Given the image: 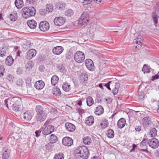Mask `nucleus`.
I'll return each mask as SVG.
<instances>
[{
	"label": "nucleus",
	"instance_id": "nucleus-23",
	"mask_svg": "<svg viewBox=\"0 0 159 159\" xmlns=\"http://www.w3.org/2000/svg\"><path fill=\"white\" fill-rule=\"evenodd\" d=\"M28 25L31 29H34L37 26V23L36 21L33 20H31L27 22Z\"/></svg>",
	"mask_w": 159,
	"mask_h": 159
},
{
	"label": "nucleus",
	"instance_id": "nucleus-4",
	"mask_svg": "<svg viewBox=\"0 0 159 159\" xmlns=\"http://www.w3.org/2000/svg\"><path fill=\"white\" fill-rule=\"evenodd\" d=\"M74 58L77 62L80 63L83 62L85 59L84 53L81 51H78L75 54Z\"/></svg>",
	"mask_w": 159,
	"mask_h": 159
},
{
	"label": "nucleus",
	"instance_id": "nucleus-20",
	"mask_svg": "<svg viewBox=\"0 0 159 159\" xmlns=\"http://www.w3.org/2000/svg\"><path fill=\"white\" fill-rule=\"evenodd\" d=\"M45 84L42 80L38 81L36 82L34 84L35 88L38 89H42L44 87Z\"/></svg>",
	"mask_w": 159,
	"mask_h": 159
},
{
	"label": "nucleus",
	"instance_id": "nucleus-53",
	"mask_svg": "<svg viewBox=\"0 0 159 159\" xmlns=\"http://www.w3.org/2000/svg\"><path fill=\"white\" fill-rule=\"evenodd\" d=\"M47 11L45 9H41L39 10L40 14L42 16H45L47 14Z\"/></svg>",
	"mask_w": 159,
	"mask_h": 159
},
{
	"label": "nucleus",
	"instance_id": "nucleus-13",
	"mask_svg": "<svg viewBox=\"0 0 159 159\" xmlns=\"http://www.w3.org/2000/svg\"><path fill=\"white\" fill-rule=\"evenodd\" d=\"M85 65L89 70L90 71L93 70L94 65L93 61L91 59H86L85 61Z\"/></svg>",
	"mask_w": 159,
	"mask_h": 159
},
{
	"label": "nucleus",
	"instance_id": "nucleus-5",
	"mask_svg": "<svg viewBox=\"0 0 159 159\" xmlns=\"http://www.w3.org/2000/svg\"><path fill=\"white\" fill-rule=\"evenodd\" d=\"M19 100L18 97H16L11 98H9L4 100V105L8 108H9V107H12L15 102L17 103L18 102V100Z\"/></svg>",
	"mask_w": 159,
	"mask_h": 159
},
{
	"label": "nucleus",
	"instance_id": "nucleus-51",
	"mask_svg": "<svg viewBox=\"0 0 159 159\" xmlns=\"http://www.w3.org/2000/svg\"><path fill=\"white\" fill-rule=\"evenodd\" d=\"M66 58L68 59H70L72 57V53L70 51H68L65 54Z\"/></svg>",
	"mask_w": 159,
	"mask_h": 159
},
{
	"label": "nucleus",
	"instance_id": "nucleus-8",
	"mask_svg": "<svg viewBox=\"0 0 159 159\" xmlns=\"http://www.w3.org/2000/svg\"><path fill=\"white\" fill-rule=\"evenodd\" d=\"M148 144L149 146L152 148L156 149L159 146V142L157 139L153 138L151 140H149Z\"/></svg>",
	"mask_w": 159,
	"mask_h": 159
},
{
	"label": "nucleus",
	"instance_id": "nucleus-55",
	"mask_svg": "<svg viewBox=\"0 0 159 159\" xmlns=\"http://www.w3.org/2000/svg\"><path fill=\"white\" fill-rule=\"evenodd\" d=\"M31 79L29 78H27L25 80V82L26 84V85L29 86V87H30V86H31Z\"/></svg>",
	"mask_w": 159,
	"mask_h": 159
},
{
	"label": "nucleus",
	"instance_id": "nucleus-49",
	"mask_svg": "<svg viewBox=\"0 0 159 159\" xmlns=\"http://www.w3.org/2000/svg\"><path fill=\"white\" fill-rule=\"evenodd\" d=\"M138 99L139 100H143L145 97V95L144 92H141L139 93L138 96Z\"/></svg>",
	"mask_w": 159,
	"mask_h": 159
},
{
	"label": "nucleus",
	"instance_id": "nucleus-10",
	"mask_svg": "<svg viewBox=\"0 0 159 159\" xmlns=\"http://www.w3.org/2000/svg\"><path fill=\"white\" fill-rule=\"evenodd\" d=\"M39 28L42 31H48L49 28V23L46 21L41 22L39 24Z\"/></svg>",
	"mask_w": 159,
	"mask_h": 159
},
{
	"label": "nucleus",
	"instance_id": "nucleus-19",
	"mask_svg": "<svg viewBox=\"0 0 159 159\" xmlns=\"http://www.w3.org/2000/svg\"><path fill=\"white\" fill-rule=\"evenodd\" d=\"M147 140L143 139L142 141L140 143V146L142 148L141 151L143 152H148L147 150Z\"/></svg>",
	"mask_w": 159,
	"mask_h": 159
},
{
	"label": "nucleus",
	"instance_id": "nucleus-11",
	"mask_svg": "<svg viewBox=\"0 0 159 159\" xmlns=\"http://www.w3.org/2000/svg\"><path fill=\"white\" fill-rule=\"evenodd\" d=\"M62 144L67 146H70L73 143V140L70 137H65L62 140Z\"/></svg>",
	"mask_w": 159,
	"mask_h": 159
},
{
	"label": "nucleus",
	"instance_id": "nucleus-12",
	"mask_svg": "<svg viewBox=\"0 0 159 159\" xmlns=\"http://www.w3.org/2000/svg\"><path fill=\"white\" fill-rule=\"evenodd\" d=\"M142 124L144 128L149 127L151 124V118L149 116L144 117L142 119Z\"/></svg>",
	"mask_w": 159,
	"mask_h": 159
},
{
	"label": "nucleus",
	"instance_id": "nucleus-38",
	"mask_svg": "<svg viewBox=\"0 0 159 159\" xmlns=\"http://www.w3.org/2000/svg\"><path fill=\"white\" fill-rule=\"evenodd\" d=\"M24 81L21 79H18L16 82L17 86L20 88H22L23 85L24 84Z\"/></svg>",
	"mask_w": 159,
	"mask_h": 159
},
{
	"label": "nucleus",
	"instance_id": "nucleus-34",
	"mask_svg": "<svg viewBox=\"0 0 159 159\" xmlns=\"http://www.w3.org/2000/svg\"><path fill=\"white\" fill-rule=\"evenodd\" d=\"M52 93L56 96H60L61 94V92L59 89L56 87H54L52 89Z\"/></svg>",
	"mask_w": 159,
	"mask_h": 159
},
{
	"label": "nucleus",
	"instance_id": "nucleus-50",
	"mask_svg": "<svg viewBox=\"0 0 159 159\" xmlns=\"http://www.w3.org/2000/svg\"><path fill=\"white\" fill-rule=\"evenodd\" d=\"M26 68L28 70H30L33 67L32 63L31 61H29L28 62L27 64L26 65Z\"/></svg>",
	"mask_w": 159,
	"mask_h": 159
},
{
	"label": "nucleus",
	"instance_id": "nucleus-44",
	"mask_svg": "<svg viewBox=\"0 0 159 159\" xmlns=\"http://www.w3.org/2000/svg\"><path fill=\"white\" fill-rule=\"evenodd\" d=\"M63 90L66 92H68L70 89V85L67 83H65L62 85V87Z\"/></svg>",
	"mask_w": 159,
	"mask_h": 159
},
{
	"label": "nucleus",
	"instance_id": "nucleus-42",
	"mask_svg": "<svg viewBox=\"0 0 159 159\" xmlns=\"http://www.w3.org/2000/svg\"><path fill=\"white\" fill-rule=\"evenodd\" d=\"M66 4L63 3L59 2L57 4V8L61 10H64L66 7Z\"/></svg>",
	"mask_w": 159,
	"mask_h": 159
},
{
	"label": "nucleus",
	"instance_id": "nucleus-52",
	"mask_svg": "<svg viewBox=\"0 0 159 159\" xmlns=\"http://www.w3.org/2000/svg\"><path fill=\"white\" fill-rule=\"evenodd\" d=\"M7 79L10 82H13L14 80V77L11 75L9 74L7 75Z\"/></svg>",
	"mask_w": 159,
	"mask_h": 159
},
{
	"label": "nucleus",
	"instance_id": "nucleus-18",
	"mask_svg": "<svg viewBox=\"0 0 159 159\" xmlns=\"http://www.w3.org/2000/svg\"><path fill=\"white\" fill-rule=\"evenodd\" d=\"M2 157L5 159L8 158L10 153V151L6 148H3L2 150Z\"/></svg>",
	"mask_w": 159,
	"mask_h": 159
},
{
	"label": "nucleus",
	"instance_id": "nucleus-6",
	"mask_svg": "<svg viewBox=\"0 0 159 159\" xmlns=\"http://www.w3.org/2000/svg\"><path fill=\"white\" fill-rule=\"evenodd\" d=\"M66 21V18L62 16L56 17L54 20L55 24L57 26H61L63 25Z\"/></svg>",
	"mask_w": 159,
	"mask_h": 159
},
{
	"label": "nucleus",
	"instance_id": "nucleus-3",
	"mask_svg": "<svg viewBox=\"0 0 159 159\" xmlns=\"http://www.w3.org/2000/svg\"><path fill=\"white\" fill-rule=\"evenodd\" d=\"M22 16L26 19L32 16H33L36 14V10L33 7H25L22 8Z\"/></svg>",
	"mask_w": 159,
	"mask_h": 159
},
{
	"label": "nucleus",
	"instance_id": "nucleus-61",
	"mask_svg": "<svg viewBox=\"0 0 159 159\" xmlns=\"http://www.w3.org/2000/svg\"><path fill=\"white\" fill-rule=\"evenodd\" d=\"M159 78V75H155L153 76L152 77V80H155L156 79H158Z\"/></svg>",
	"mask_w": 159,
	"mask_h": 159
},
{
	"label": "nucleus",
	"instance_id": "nucleus-48",
	"mask_svg": "<svg viewBox=\"0 0 159 159\" xmlns=\"http://www.w3.org/2000/svg\"><path fill=\"white\" fill-rule=\"evenodd\" d=\"M150 135L152 137L155 136L157 135V131L156 129L154 128H152L150 130Z\"/></svg>",
	"mask_w": 159,
	"mask_h": 159
},
{
	"label": "nucleus",
	"instance_id": "nucleus-45",
	"mask_svg": "<svg viewBox=\"0 0 159 159\" xmlns=\"http://www.w3.org/2000/svg\"><path fill=\"white\" fill-rule=\"evenodd\" d=\"M74 11L71 9L66 10L65 12V15L68 16H70L74 14Z\"/></svg>",
	"mask_w": 159,
	"mask_h": 159
},
{
	"label": "nucleus",
	"instance_id": "nucleus-43",
	"mask_svg": "<svg viewBox=\"0 0 159 159\" xmlns=\"http://www.w3.org/2000/svg\"><path fill=\"white\" fill-rule=\"evenodd\" d=\"M86 102L88 106H91L93 103V101L92 98L91 97H88L86 99Z\"/></svg>",
	"mask_w": 159,
	"mask_h": 159
},
{
	"label": "nucleus",
	"instance_id": "nucleus-62",
	"mask_svg": "<svg viewBox=\"0 0 159 159\" xmlns=\"http://www.w3.org/2000/svg\"><path fill=\"white\" fill-rule=\"evenodd\" d=\"M111 81L105 84L104 85V86L106 87L109 90H111V89L110 87V83H111Z\"/></svg>",
	"mask_w": 159,
	"mask_h": 159
},
{
	"label": "nucleus",
	"instance_id": "nucleus-1",
	"mask_svg": "<svg viewBox=\"0 0 159 159\" xmlns=\"http://www.w3.org/2000/svg\"><path fill=\"white\" fill-rule=\"evenodd\" d=\"M75 157L76 159H80V158L86 159L88 157L89 151L86 147L82 146L78 148L75 150Z\"/></svg>",
	"mask_w": 159,
	"mask_h": 159
},
{
	"label": "nucleus",
	"instance_id": "nucleus-25",
	"mask_svg": "<svg viewBox=\"0 0 159 159\" xmlns=\"http://www.w3.org/2000/svg\"><path fill=\"white\" fill-rule=\"evenodd\" d=\"M94 122V118L92 116L88 117L85 120V123L89 126H91L93 125Z\"/></svg>",
	"mask_w": 159,
	"mask_h": 159
},
{
	"label": "nucleus",
	"instance_id": "nucleus-2",
	"mask_svg": "<svg viewBox=\"0 0 159 159\" xmlns=\"http://www.w3.org/2000/svg\"><path fill=\"white\" fill-rule=\"evenodd\" d=\"M36 112V119L40 122L44 121L47 116V114L43 107L40 105H37L35 108Z\"/></svg>",
	"mask_w": 159,
	"mask_h": 159
},
{
	"label": "nucleus",
	"instance_id": "nucleus-28",
	"mask_svg": "<svg viewBox=\"0 0 159 159\" xmlns=\"http://www.w3.org/2000/svg\"><path fill=\"white\" fill-rule=\"evenodd\" d=\"M32 116L31 113L28 111L24 113V118L26 120H30L32 118Z\"/></svg>",
	"mask_w": 159,
	"mask_h": 159
},
{
	"label": "nucleus",
	"instance_id": "nucleus-7",
	"mask_svg": "<svg viewBox=\"0 0 159 159\" xmlns=\"http://www.w3.org/2000/svg\"><path fill=\"white\" fill-rule=\"evenodd\" d=\"M54 127L52 125H49L46 126L43 130V134L45 135H48L54 131Z\"/></svg>",
	"mask_w": 159,
	"mask_h": 159
},
{
	"label": "nucleus",
	"instance_id": "nucleus-46",
	"mask_svg": "<svg viewBox=\"0 0 159 159\" xmlns=\"http://www.w3.org/2000/svg\"><path fill=\"white\" fill-rule=\"evenodd\" d=\"M119 87V84L117 83L115 84V89L112 90V93L114 95H116L118 93Z\"/></svg>",
	"mask_w": 159,
	"mask_h": 159
},
{
	"label": "nucleus",
	"instance_id": "nucleus-41",
	"mask_svg": "<svg viewBox=\"0 0 159 159\" xmlns=\"http://www.w3.org/2000/svg\"><path fill=\"white\" fill-rule=\"evenodd\" d=\"M53 6L51 4H47L46 6V10L48 12H52L53 9Z\"/></svg>",
	"mask_w": 159,
	"mask_h": 159
},
{
	"label": "nucleus",
	"instance_id": "nucleus-22",
	"mask_svg": "<svg viewBox=\"0 0 159 159\" xmlns=\"http://www.w3.org/2000/svg\"><path fill=\"white\" fill-rule=\"evenodd\" d=\"M104 111V109L101 106H98L96 108L95 113L97 115H100L102 114Z\"/></svg>",
	"mask_w": 159,
	"mask_h": 159
},
{
	"label": "nucleus",
	"instance_id": "nucleus-57",
	"mask_svg": "<svg viewBox=\"0 0 159 159\" xmlns=\"http://www.w3.org/2000/svg\"><path fill=\"white\" fill-rule=\"evenodd\" d=\"M16 72L18 74H22L23 72L22 68L21 67H19L17 68L16 70Z\"/></svg>",
	"mask_w": 159,
	"mask_h": 159
},
{
	"label": "nucleus",
	"instance_id": "nucleus-58",
	"mask_svg": "<svg viewBox=\"0 0 159 159\" xmlns=\"http://www.w3.org/2000/svg\"><path fill=\"white\" fill-rule=\"evenodd\" d=\"M27 3L30 5H34L36 2V0H26Z\"/></svg>",
	"mask_w": 159,
	"mask_h": 159
},
{
	"label": "nucleus",
	"instance_id": "nucleus-14",
	"mask_svg": "<svg viewBox=\"0 0 159 159\" xmlns=\"http://www.w3.org/2000/svg\"><path fill=\"white\" fill-rule=\"evenodd\" d=\"M80 82L82 84L86 83L88 79V75L85 73H82L79 76Z\"/></svg>",
	"mask_w": 159,
	"mask_h": 159
},
{
	"label": "nucleus",
	"instance_id": "nucleus-27",
	"mask_svg": "<svg viewBox=\"0 0 159 159\" xmlns=\"http://www.w3.org/2000/svg\"><path fill=\"white\" fill-rule=\"evenodd\" d=\"M133 42L134 44L136 43L137 44H138L136 46V48L138 49L141 47L142 40L141 39L137 38L136 39H134Z\"/></svg>",
	"mask_w": 159,
	"mask_h": 159
},
{
	"label": "nucleus",
	"instance_id": "nucleus-24",
	"mask_svg": "<svg viewBox=\"0 0 159 159\" xmlns=\"http://www.w3.org/2000/svg\"><path fill=\"white\" fill-rule=\"evenodd\" d=\"M108 120L105 118H104L102 119L100 124V126H101V128L103 129L107 127L108 126Z\"/></svg>",
	"mask_w": 159,
	"mask_h": 159
},
{
	"label": "nucleus",
	"instance_id": "nucleus-30",
	"mask_svg": "<svg viewBox=\"0 0 159 159\" xmlns=\"http://www.w3.org/2000/svg\"><path fill=\"white\" fill-rule=\"evenodd\" d=\"M59 80L58 77L56 75L53 76L51 79V83L52 84L55 86L57 84Z\"/></svg>",
	"mask_w": 159,
	"mask_h": 159
},
{
	"label": "nucleus",
	"instance_id": "nucleus-36",
	"mask_svg": "<svg viewBox=\"0 0 159 159\" xmlns=\"http://www.w3.org/2000/svg\"><path fill=\"white\" fill-rule=\"evenodd\" d=\"M18 99L19 100H18V102H17V103L15 102L14 105H13V106H12V108L13 110L17 111L19 110V103L20 101H21V99L19 97H18Z\"/></svg>",
	"mask_w": 159,
	"mask_h": 159
},
{
	"label": "nucleus",
	"instance_id": "nucleus-26",
	"mask_svg": "<svg viewBox=\"0 0 159 159\" xmlns=\"http://www.w3.org/2000/svg\"><path fill=\"white\" fill-rule=\"evenodd\" d=\"M14 60L11 56H8L5 60L6 64L8 66H11L13 63Z\"/></svg>",
	"mask_w": 159,
	"mask_h": 159
},
{
	"label": "nucleus",
	"instance_id": "nucleus-63",
	"mask_svg": "<svg viewBox=\"0 0 159 159\" xmlns=\"http://www.w3.org/2000/svg\"><path fill=\"white\" fill-rule=\"evenodd\" d=\"M44 68L43 66H40L39 68V70L40 71L43 72L44 71Z\"/></svg>",
	"mask_w": 159,
	"mask_h": 159
},
{
	"label": "nucleus",
	"instance_id": "nucleus-31",
	"mask_svg": "<svg viewBox=\"0 0 159 159\" xmlns=\"http://www.w3.org/2000/svg\"><path fill=\"white\" fill-rule=\"evenodd\" d=\"M17 14L15 12H12L9 16V18L10 20L12 21H16L17 19Z\"/></svg>",
	"mask_w": 159,
	"mask_h": 159
},
{
	"label": "nucleus",
	"instance_id": "nucleus-32",
	"mask_svg": "<svg viewBox=\"0 0 159 159\" xmlns=\"http://www.w3.org/2000/svg\"><path fill=\"white\" fill-rule=\"evenodd\" d=\"M49 140L50 143L53 144L57 141L58 139L57 136L55 135L52 134L50 135Z\"/></svg>",
	"mask_w": 159,
	"mask_h": 159
},
{
	"label": "nucleus",
	"instance_id": "nucleus-47",
	"mask_svg": "<svg viewBox=\"0 0 159 159\" xmlns=\"http://www.w3.org/2000/svg\"><path fill=\"white\" fill-rule=\"evenodd\" d=\"M54 145L53 144L50 142L45 145V148L47 150H52Z\"/></svg>",
	"mask_w": 159,
	"mask_h": 159
},
{
	"label": "nucleus",
	"instance_id": "nucleus-15",
	"mask_svg": "<svg viewBox=\"0 0 159 159\" xmlns=\"http://www.w3.org/2000/svg\"><path fill=\"white\" fill-rule=\"evenodd\" d=\"M36 54V51L34 49H30L27 52L26 58L28 59H30L35 56Z\"/></svg>",
	"mask_w": 159,
	"mask_h": 159
},
{
	"label": "nucleus",
	"instance_id": "nucleus-40",
	"mask_svg": "<svg viewBox=\"0 0 159 159\" xmlns=\"http://www.w3.org/2000/svg\"><path fill=\"white\" fill-rule=\"evenodd\" d=\"M7 48L6 47H3L0 48V56L3 57L5 56Z\"/></svg>",
	"mask_w": 159,
	"mask_h": 159
},
{
	"label": "nucleus",
	"instance_id": "nucleus-35",
	"mask_svg": "<svg viewBox=\"0 0 159 159\" xmlns=\"http://www.w3.org/2000/svg\"><path fill=\"white\" fill-rule=\"evenodd\" d=\"M92 140L90 137L86 136L83 139V142L86 145H89L91 143Z\"/></svg>",
	"mask_w": 159,
	"mask_h": 159
},
{
	"label": "nucleus",
	"instance_id": "nucleus-39",
	"mask_svg": "<svg viewBox=\"0 0 159 159\" xmlns=\"http://www.w3.org/2000/svg\"><path fill=\"white\" fill-rule=\"evenodd\" d=\"M151 69L149 66H147L145 64L143 65L142 70L145 73H149L150 72Z\"/></svg>",
	"mask_w": 159,
	"mask_h": 159
},
{
	"label": "nucleus",
	"instance_id": "nucleus-64",
	"mask_svg": "<svg viewBox=\"0 0 159 159\" xmlns=\"http://www.w3.org/2000/svg\"><path fill=\"white\" fill-rule=\"evenodd\" d=\"M155 156L157 157H159V149L157 150L155 153Z\"/></svg>",
	"mask_w": 159,
	"mask_h": 159
},
{
	"label": "nucleus",
	"instance_id": "nucleus-33",
	"mask_svg": "<svg viewBox=\"0 0 159 159\" xmlns=\"http://www.w3.org/2000/svg\"><path fill=\"white\" fill-rule=\"evenodd\" d=\"M107 135L109 138H113L114 136V132L113 130L111 129H108L107 132Z\"/></svg>",
	"mask_w": 159,
	"mask_h": 159
},
{
	"label": "nucleus",
	"instance_id": "nucleus-56",
	"mask_svg": "<svg viewBox=\"0 0 159 159\" xmlns=\"http://www.w3.org/2000/svg\"><path fill=\"white\" fill-rule=\"evenodd\" d=\"M135 129L136 132H138V133H140V131H142L141 127V126H136L135 128Z\"/></svg>",
	"mask_w": 159,
	"mask_h": 159
},
{
	"label": "nucleus",
	"instance_id": "nucleus-59",
	"mask_svg": "<svg viewBox=\"0 0 159 159\" xmlns=\"http://www.w3.org/2000/svg\"><path fill=\"white\" fill-rule=\"evenodd\" d=\"M58 68L60 71L61 72L64 73L66 71L65 68L62 66H59Z\"/></svg>",
	"mask_w": 159,
	"mask_h": 159
},
{
	"label": "nucleus",
	"instance_id": "nucleus-37",
	"mask_svg": "<svg viewBox=\"0 0 159 159\" xmlns=\"http://www.w3.org/2000/svg\"><path fill=\"white\" fill-rule=\"evenodd\" d=\"M64 154L60 152L54 155L53 159H64Z\"/></svg>",
	"mask_w": 159,
	"mask_h": 159
},
{
	"label": "nucleus",
	"instance_id": "nucleus-29",
	"mask_svg": "<svg viewBox=\"0 0 159 159\" xmlns=\"http://www.w3.org/2000/svg\"><path fill=\"white\" fill-rule=\"evenodd\" d=\"M15 4L17 8H21L24 6L22 0H16L15 2Z\"/></svg>",
	"mask_w": 159,
	"mask_h": 159
},
{
	"label": "nucleus",
	"instance_id": "nucleus-54",
	"mask_svg": "<svg viewBox=\"0 0 159 159\" xmlns=\"http://www.w3.org/2000/svg\"><path fill=\"white\" fill-rule=\"evenodd\" d=\"M4 70L5 69L4 66L2 65L0 66V77L3 75Z\"/></svg>",
	"mask_w": 159,
	"mask_h": 159
},
{
	"label": "nucleus",
	"instance_id": "nucleus-17",
	"mask_svg": "<svg viewBox=\"0 0 159 159\" xmlns=\"http://www.w3.org/2000/svg\"><path fill=\"white\" fill-rule=\"evenodd\" d=\"M64 50L63 48L60 46H57L54 48L52 50L53 53L55 55H58L60 54Z\"/></svg>",
	"mask_w": 159,
	"mask_h": 159
},
{
	"label": "nucleus",
	"instance_id": "nucleus-60",
	"mask_svg": "<svg viewBox=\"0 0 159 159\" xmlns=\"http://www.w3.org/2000/svg\"><path fill=\"white\" fill-rule=\"evenodd\" d=\"M41 131L40 130H39L38 131H36L35 132V136L36 137H39V136L40 135V133L41 132Z\"/></svg>",
	"mask_w": 159,
	"mask_h": 159
},
{
	"label": "nucleus",
	"instance_id": "nucleus-21",
	"mask_svg": "<svg viewBox=\"0 0 159 159\" xmlns=\"http://www.w3.org/2000/svg\"><path fill=\"white\" fill-rule=\"evenodd\" d=\"M126 120L124 118H121L117 122L118 127L120 129L123 128L125 124Z\"/></svg>",
	"mask_w": 159,
	"mask_h": 159
},
{
	"label": "nucleus",
	"instance_id": "nucleus-16",
	"mask_svg": "<svg viewBox=\"0 0 159 159\" xmlns=\"http://www.w3.org/2000/svg\"><path fill=\"white\" fill-rule=\"evenodd\" d=\"M65 126L66 130L70 132H73L75 129V125L70 123H66L65 124Z\"/></svg>",
	"mask_w": 159,
	"mask_h": 159
},
{
	"label": "nucleus",
	"instance_id": "nucleus-9",
	"mask_svg": "<svg viewBox=\"0 0 159 159\" xmlns=\"http://www.w3.org/2000/svg\"><path fill=\"white\" fill-rule=\"evenodd\" d=\"M87 15H88L86 12H84L80 17L79 19V23L83 25H87L88 24V22L89 21V20L86 18Z\"/></svg>",
	"mask_w": 159,
	"mask_h": 159
}]
</instances>
